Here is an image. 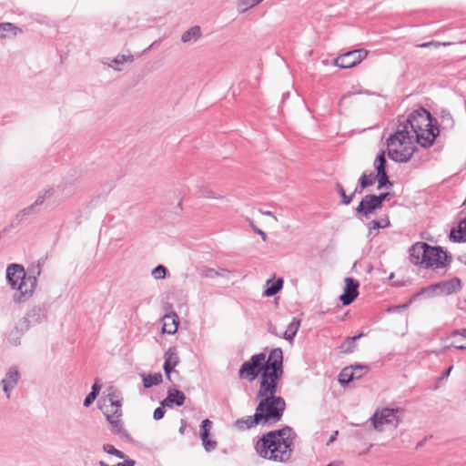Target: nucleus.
<instances>
[{
	"instance_id": "45",
	"label": "nucleus",
	"mask_w": 466,
	"mask_h": 466,
	"mask_svg": "<svg viewBox=\"0 0 466 466\" xmlns=\"http://www.w3.org/2000/svg\"><path fill=\"white\" fill-rule=\"evenodd\" d=\"M166 407H163L162 405L160 407H157L155 410H154V413H153V418L154 420H161L162 418H164L165 416V413H166V410H165Z\"/></svg>"
},
{
	"instance_id": "61",
	"label": "nucleus",
	"mask_w": 466,
	"mask_h": 466,
	"mask_svg": "<svg viewBox=\"0 0 466 466\" xmlns=\"http://www.w3.org/2000/svg\"><path fill=\"white\" fill-rule=\"evenodd\" d=\"M394 277V273H390V278L392 279Z\"/></svg>"
},
{
	"instance_id": "4",
	"label": "nucleus",
	"mask_w": 466,
	"mask_h": 466,
	"mask_svg": "<svg viewBox=\"0 0 466 466\" xmlns=\"http://www.w3.org/2000/svg\"><path fill=\"white\" fill-rule=\"evenodd\" d=\"M41 271L39 261L30 265L26 270L20 264L7 266L5 277L12 289L15 290L13 295L15 303H24L33 296Z\"/></svg>"
},
{
	"instance_id": "2",
	"label": "nucleus",
	"mask_w": 466,
	"mask_h": 466,
	"mask_svg": "<svg viewBox=\"0 0 466 466\" xmlns=\"http://www.w3.org/2000/svg\"><path fill=\"white\" fill-rule=\"evenodd\" d=\"M297 434L289 426L264 433L256 442L255 450L263 459L287 462L294 451V441Z\"/></svg>"
},
{
	"instance_id": "15",
	"label": "nucleus",
	"mask_w": 466,
	"mask_h": 466,
	"mask_svg": "<svg viewBox=\"0 0 466 466\" xmlns=\"http://www.w3.org/2000/svg\"><path fill=\"white\" fill-rule=\"evenodd\" d=\"M345 287L343 293L339 296V299L344 306L351 304L359 295L360 282L353 278L345 279Z\"/></svg>"
},
{
	"instance_id": "59",
	"label": "nucleus",
	"mask_w": 466,
	"mask_h": 466,
	"mask_svg": "<svg viewBox=\"0 0 466 466\" xmlns=\"http://www.w3.org/2000/svg\"><path fill=\"white\" fill-rule=\"evenodd\" d=\"M179 431H180V433H183L184 432V428L180 427Z\"/></svg>"
},
{
	"instance_id": "34",
	"label": "nucleus",
	"mask_w": 466,
	"mask_h": 466,
	"mask_svg": "<svg viewBox=\"0 0 466 466\" xmlns=\"http://www.w3.org/2000/svg\"><path fill=\"white\" fill-rule=\"evenodd\" d=\"M103 451L124 461L130 460L123 451L116 449L112 444H104Z\"/></svg>"
},
{
	"instance_id": "39",
	"label": "nucleus",
	"mask_w": 466,
	"mask_h": 466,
	"mask_svg": "<svg viewBox=\"0 0 466 466\" xmlns=\"http://www.w3.org/2000/svg\"><path fill=\"white\" fill-rule=\"evenodd\" d=\"M199 274L203 278L214 279L218 276H222L218 270L209 268L208 266H202L199 268Z\"/></svg>"
},
{
	"instance_id": "38",
	"label": "nucleus",
	"mask_w": 466,
	"mask_h": 466,
	"mask_svg": "<svg viewBox=\"0 0 466 466\" xmlns=\"http://www.w3.org/2000/svg\"><path fill=\"white\" fill-rule=\"evenodd\" d=\"M108 401L110 402V410H116V408L121 409L122 403L121 399H119L117 391H114L113 393H109L106 396Z\"/></svg>"
},
{
	"instance_id": "29",
	"label": "nucleus",
	"mask_w": 466,
	"mask_h": 466,
	"mask_svg": "<svg viewBox=\"0 0 466 466\" xmlns=\"http://www.w3.org/2000/svg\"><path fill=\"white\" fill-rule=\"evenodd\" d=\"M386 166H387V160L385 157V151L380 150L374 160V168H375L377 174L383 173V172L386 173L387 172Z\"/></svg>"
},
{
	"instance_id": "52",
	"label": "nucleus",
	"mask_w": 466,
	"mask_h": 466,
	"mask_svg": "<svg viewBox=\"0 0 466 466\" xmlns=\"http://www.w3.org/2000/svg\"><path fill=\"white\" fill-rule=\"evenodd\" d=\"M338 433H339V431H334V432L332 433V435L329 437V441H328V443H327L328 445H329V444H330L331 442H333V441L336 440V438H337V436H338Z\"/></svg>"
},
{
	"instance_id": "14",
	"label": "nucleus",
	"mask_w": 466,
	"mask_h": 466,
	"mask_svg": "<svg viewBox=\"0 0 466 466\" xmlns=\"http://www.w3.org/2000/svg\"><path fill=\"white\" fill-rule=\"evenodd\" d=\"M380 208V206L374 198V194H368L361 198L355 211L359 216L369 218L370 215Z\"/></svg>"
},
{
	"instance_id": "58",
	"label": "nucleus",
	"mask_w": 466,
	"mask_h": 466,
	"mask_svg": "<svg viewBox=\"0 0 466 466\" xmlns=\"http://www.w3.org/2000/svg\"><path fill=\"white\" fill-rule=\"evenodd\" d=\"M265 215L267 216H272V212L271 211H266L264 212Z\"/></svg>"
},
{
	"instance_id": "21",
	"label": "nucleus",
	"mask_w": 466,
	"mask_h": 466,
	"mask_svg": "<svg viewBox=\"0 0 466 466\" xmlns=\"http://www.w3.org/2000/svg\"><path fill=\"white\" fill-rule=\"evenodd\" d=\"M259 424L262 425V420L256 411L252 416L242 417L235 421V427L238 431H247Z\"/></svg>"
},
{
	"instance_id": "7",
	"label": "nucleus",
	"mask_w": 466,
	"mask_h": 466,
	"mask_svg": "<svg viewBox=\"0 0 466 466\" xmlns=\"http://www.w3.org/2000/svg\"><path fill=\"white\" fill-rule=\"evenodd\" d=\"M410 140V131L406 127L398 128L387 139L388 157L398 163L409 162L417 149Z\"/></svg>"
},
{
	"instance_id": "44",
	"label": "nucleus",
	"mask_w": 466,
	"mask_h": 466,
	"mask_svg": "<svg viewBox=\"0 0 466 466\" xmlns=\"http://www.w3.org/2000/svg\"><path fill=\"white\" fill-rule=\"evenodd\" d=\"M392 197H393V194L390 192H383L379 195L374 194V198H376V200L379 203V205L380 206V208L383 207V202L385 200H389Z\"/></svg>"
},
{
	"instance_id": "26",
	"label": "nucleus",
	"mask_w": 466,
	"mask_h": 466,
	"mask_svg": "<svg viewBox=\"0 0 466 466\" xmlns=\"http://www.w3.org/2000/svg\"><path fill=\"white\" fill-rule=\"evenodd\" d=\"M201 36V29L198 25L190 27L188 30L183 33L181 41L183 43H189L191 41H197Z\"/></svg>"
},
{
	"instance_id": "31",
	"label": "nucleus",
	"mask_w": 466,
	"mask_h": 466,
	"mask_svg": "<svg viewBox=\"0 0 466 466\" xmlns=\"http://www.w3.org/2000/svg\"><path fill=\"white\" fill-rule=\"evenodd\" d=\"M335 187L338 194L341 197L340 204L345 206L350 205L353 200L354 193L347 195L343 186L339 182L336 183Z\"/></svg>"
},
{
	"instance_id": "54",
	"label": "nucleus",
	"mask_w": 466,
	"mask_h": 466,
	"mask_svg": "<svg viewBox=\"0 0 466 466\" xmlns=\"http://www.w3.org/2000/svg\"><path fill=\"white\" fill-rule=\"evenodd\" d=\"M452 370V366L449 367L442 374L441 379L447 378Z\"/></svg>"
},
{
	"instance_id": "48",
	"label": "nucleus",
	"mask_w": 466,
	"mask_h": 466,
	"mask_svg": "<svg viewBox=\"0 0 466 466\" xmlns=\"http://www.w3.org/2000/svg\"><path fill=\"white\" fill-rule=\"evenodd\" d=\"M199 196L208 198H216L215 194L208 188L203 187L199 190Z\"/></svg>"
},
{
	"instance_id": "13",
	"label": "nucleus",
	"mask_w": 466,
	"mask_h": 466,
	"mask_svg": "<svg viewBox=\"0 0 466 466\" xmlns=\"http://www.w3.org/2000/svg\"><path fill=\"white\" fill-rule=\"evenodd\" d=\"M20 379L21 374L17 366H11L5 372L4 378L0 381V384L7 399H10L11 392L16 387Z\"/></svg>"
},
{
	"instance_id": "16",
	"label": "nucleus",
	"mask_w": 466,
	"mask_h": 466,
	"mask_svg": "<svg viewBox=\"0 0 466 466\" xmlns=\"http://www.w3.org/2000/svg\"><path fill=\"white\" fill-rule=\"evenodd\" d=\"M212 425V421L208 419L203 420L200 424V438L203 447L208 452L214 451L218 446V442L209 438Z\"/></svg>"
},
{
	"instance_id": "43",
	"label": "nucleus",
	"mask_w": 466,
	"mask_h": 466,
	"mask_svg": "<svg viewBox=\"0 0 466 466\" xmlns=\"http://www.w3.org/2000/svg\"><path fill=\"white\" fill-rule=\"evenodd\" d=\"M350 367L352 368V370H353L352 373L354 375H355V373L360 374V378H362L370 370V369L367 365H362V364H355V365H351Z\"/></svg>"
},
{
	"instance_id": "25",
	"label": "nucleus",
	"mask_w": 466,
	"mask_h": 466,
	"mask_svg": "<svg viewBox=\"0 0 466 466\" xmlns=\"http://www.w3.org/2000/svg\"><path fill=\"white\" fill-rule=\"evenodd\" d=\"M300 326V320L293 318L292 321L288 325L286 331L282 335L286 340L291 341L295 338Z\"/></svg>"
},
{
	"instance_id": "36",
	"label": "nucleus",
	"mask_w": 466,
	"mask_h": 466,
	"mask_svg": "<svg viewBox=\"0 0 466 466\" xmlns=\"http://www.w3.org/2000/svg\"><path fill=\"white\" fill-rule=\"evenodd\" d=\"M54 188L53 187H49L47 189H45L44 191L40 192L36 198V199L35 200V202L33 203L34 206L36 208L38 206H41L45 200L50 197H52L54 195Z\"/></svg>"
},
{
	"instance_id": "9",
	"label": "nucleus",
	"mask_w": 466,
	"mask_h": 466,
	"mask_svg": "<svg viewBox=\"0 0 466 466\" xmlns=\"http://www.w3.org/2000/svg\"><path fill=\"white\" fill-rule=\"evenodd\" d=\"M462 284L461 280L458 277H454L449 280L440 281L434 284H431L426 288H422L419 293L416 294V296H419L422 293L428 292V291H435L440 290V295H451L454 293H458L461 290Z\"/></svg>"
},
{
	"instance_id": "53",
	"label": "nucleus",
	"mask_w": 466,
	"mask_h": 466,
	"mask_svg": "<svg viewBox=\"0 0 466 466\" xmlns=\"http://www.w3.org/2000/svg\"><path fill=\"white\" fill-rule=\"evenodd\" d=\"M363 189H364V188H361V187H360V180H359V181H358V186L355 187V189H354V191H353L352 193H354V196H355L356 194H361V193H362V191H363Z\"/></svg>"
},
{
	"instance_id": "10",
	"label": "nucleus",
	"mask_w": 466,
	"mask_h": 466,
	"mask_svg": "<svg viewBox=\"0 0 466 466\" xmlns=\"http://www.w3.org/2000/svg\"><path fill=\"white\" fill-rule=\"evenodd\" d=\"M106 420L111 425V431L118 435L120 438L125 439L127 441L136 443L134 439L130 436L127 431L124 428L121 420L122 410L116 409V410H106L104 412Z\"/></svg>"
},
{
	"instance_id": "11",
	"label": "nucleus",
	"mask_w": 466,
	"mask_h": 466,
	"mask_svg": "<svg viewBox=\"0 0 466 466\" xmlns=\"http://www.w3.org/2000/svg\"><path fill=\"white\" fill-rule=\"evenodd\" d=\"M368 56L366 49L349 51L334 59V65L340 68H351L360 64Z\"/></svg>"
},
{
	"instance_id": "20",
	"label": "nucleus",
	"mask_w": 466,
	"mask_h": 466,
	"mask_svg": "<svg viewBox=\"0 0 466 466\" xmlns=\"http://www.w3.org/2000/svg\"><path fill=\"white\" fill-rule=\"evenodd\" d=\"M450 337L454 338L453 342L443 347L440 350V353H443L447 349L451 347L457 350H466V329H455L451 333Z\"/></svg>"
},
{
	"instance_id": "6",
	"label": "nucleus",
	"mask_w": 466,
	"mask_h": 466,
	"mask_svg": "<svg viewBox=\"0 0 466 466\" xmlns=\"http://www.w3.org/2000/svg\"><path fill=\"white\" fill-rule=\"evenodd\" d=\"M410 260L424 268H442L450 265L452 257L441 246H431L425 242L414 243L410 250Z\"/></svg>"
},
{
	"instance_id": "19",
	"label": "nucleus",
	"mask_w": 466,
	"mask_h": 466,
	"mask_svg": "<svg viewBox=\"0 0 466 466\" xmlns=\"http://www.w3.org/2000/svg\"><path fill=\"white\" fill-rule=\"evenodd\" d=\"M27 330H29L27 324H25L24 320L19 319L8 334L7 339L9 343L14 346L20 345L21 338Z\"/></svg>"
},
{
	"instance_id": "5",
	"label": "nucleus",
	"mask_w": 466,
	"mask_h": 466,
	"mask_svg": "<svg viewBox=\"0 0 466 466\" xmlns=\"http://www.w3.org/2000/svg\"><path fill=\"white\" fill-rule=\"evenodd\" d=\"M437 119L424 107L413 110L403 123H400L399 128H404L409 131L410 127L416 136V141L422 147H431L440 135L437 126Z\"/></svg>"
},
{
	"instance_id": "1",
	"label": "nucleus",
	"mask_w": 466,
	"mask_h": 466,
	"mask_svg": "<svg viewBox=\"0 0 466 466\" xmlns=\"http://www.w3.org/2000/svg\"><path fill=\"white\" fill-rule=\"evenodd\" d=\"M284 373L283 351L280 348L272 349L266 358V353L254 354L240 366L238 377L248 381L255 380L259 375L258 387L262 386L263 380L274 379L280 381Z\"/></svg>"
},
{
	"instance_id": "23",
	"label": "nucleus",
	"mask_w": 466,
	"mask_h": 466,
	"mask_svg": "<svg viewBox=\"0 0 466 466\" xmlns=\"http://www.w3.org/2000/svg\"><path fill=\"white\" fill-rule=\"evenodd\" d=\"M283 283H284V281L281 278H279L276 280L268 279L267 281V288L264 290L263 295L266 297L275 296L282 289Z\"/></svg>"
},
{
	"instance_id": "8",
	"label": "nucleus",
	"mask_w": 466,
	"mask_h": 466,
	"mask_svg": "<svg viewBox=\"0 0 466 466\" xmlns=\"http://www.w3.org/2000/svg\"><path fill=\"white\" fill-rule=\"evenodd\" d=\"M402 412L403 410L401 408H383L381 410H376L370 418L373 428L378 431H382L384 425H390L396 429L402 421L401 418L399 416V414Z\"/></svg>"
},
{
	"instance_id": "60",
	"label": "nucleus",
	"mask_w": 466,
	"mask_h": 466,
	"mask_svg": "<svg viewBox=\"0 0 466 466\" xmlns=\"http://www.w3.org/2000/svg\"><path fill=\"white\" fill-rule=\"evenodd\" d=\"M408 305L407 304H403L401 306H400V308H406Z\"/></svg>"
},
{
	"instance_id": "30",
	"label": "nucleus",
	"mask_w": 466,
	"mask_h": 466,
	"mask_svg": "<svg viewBox=\"0 0 466 466\" xmlns=\"http://www.w3.org/2000/svg\"><path fill=\"white\" fill-rule=\"evenodd\" d=\"M365 336V333L361 332L358 335H355L353 337H348L346 341L341 345L340 349L344 351V352H352L353 350L355 349L356 347V340L360 339L361 337Z\"/></svg>"
},
{
	"instance_id": "49",
	"label": "nucleus",
	"mask_w": 466,
	"mask_h": 466,
	"mask_svg": "<svg viewBox=\"0 0 466 466\" xmlns=\"http://www.w3.org/2000/svg\"><path fill=\"white\" fill-rule=\"evenodd\" d=\"M101 388H102V384H101V381L100 380L96 379L91 388V391L92 393L96 394V396H98L100 390H101Z\"/></svg>"
},
{
	"instance_id": "37",
	"label": "nucleus",
	"mask_w": 466,
	"mask_h": 466,
	"mask_svg": "<svg viewBox=\"0 0 466 466\" xmlns=\"http://www.w3.org/2000/svg\"><path fill=\"white\" fill-rule=\"evenodd\" d=\"M35 207L34 206V204H31L30 206L23 208L22 210H20L16 216H15V218L18 220V223L24 221L25 219H26L30 215H32L33 213L35 212Z\"/></svg>"
},
{
	"instance_id": "17",
	"label": "nucleus",
	"mask_w": 466,
	"mask_h": 466,
	"mask_svg": "<svg viewBox=\"0 0 466 466\" xmlns=\"http://www.w3.org/2000/svg\"><path fill=\"white\" fill-rule=\"evenodd\" d=\"M186 400V395L179 390L169 389L167 397L160 402L163 407L171 408L174 405L181 407Z\"/></svg>"
},
{
	"instance_id": "18",
	"label": "nucleus",
	"mask_w": 466,
	"mask_h": 466,
	"mask_svg": "<svg viewBox=\"0 0 466 466\" xmlns=\"http://www.w3.org/2000/svg\"><path fill=\"white\" fill-rule=\"evenodd\" d=\"M179 363V358L176 347H170L165 353L164 371L168 380L171 379V372Z\"/></svg>"
},
{
	"instance_id": "3",
	"label": "nucleus",
	"mask_w": 466,
	"mask_h": 466,
	"mask_svg": "<svg viewBox=\"0 0 466 466\" xmlns=\"http://www.w3.org/2000/svg\"><path fill=\"white\" fill-rule=\"evenodd\" d=\"M263 380L262 386L258 387L256 393V399L258 404L256 412L262 420V425H269L279 421L286 410V401L281 396H277L279 392V381L270 379Z\"/></svg>"
},
{
	"instance_id": "24",
	"label": "nucleus",
	"mask_w": 466,
	"mask_h": 466,
	"mask_svg": "<svg viewBox=\"0 0 466 466\" xmlns=\"http://www.w3.org/2000/svg\"><path fill=\"white\" fill-rule=\"evenodd\" d=\"M352 371H353L352 368H350V367H345L344 369H342V370L340 371V373L339 375V381L341 385H347L350 382L353 381L354 380L360 379V374L355 373V376H354Z\"/></svg>"
},
{
	"instance_id": "12",
	"label": "nucleus",
	"mask_w": 466,
	"mask_h": 466,
	"mask_svg": "<svg viewBox=\"0 0 466 466\" xmlns=\"http://www.w3.org/2000/svg\"><path fill=\"white\" fill-rule=\"evenodd\" d=\"M20 319L24 320L29 329L45 322L47 319L46 305L43 303L33 306Z\"/></svg>"
},
{
	"instance_id": "55",
	"label": "nucleus",
	"mask_w": 466,
	"mask_h": 466,
	"mask_svg": "<svg viewBox=\"0 0 466 466\" xmlns=\"http://www.w3.org/2000/svg\"><path fill=\"white\" fill-rule=\"evenodd\" d=\"M268 331L275 336L280 337L276 330V327L270 326Z\"/></svg>"
},
{
	"instance_id": "35",
	"label": "nucleus",
	"mask_w": 466,
	"mask_h": 466,
	"mask_svg": "<svg viewBox=\"0 0 466 466\" xmlns=\"http://www.w3.org/2000/svg\"><path fill=\"white\" fill-rule=\"evenodd\" d=\"M378 189L387 188L393 186V183L390 180L388 173L377 174Z\"/></svg>"
},
{
	"instance_id": "50",
	"label": "nucleus",
	"mask_w": 466,
	"mask_h": 466,
	"mask_svg": "<svg viewBox=\"0 0 466 466\" xmlns=\"http://www.w3.org/2000/svg\"><path fill=\"white\" fill-rule=\"evenodd\" d=\"M441 118H442V122H447L448 124H450L451 126H452L453 124V119H452V116L450 114V112L446 111V110H443L441 112Z\"/></svg>"
},
{
	"instance_id": "56",
	"label": "nucleus",
	"mask_w": 466,
	"mask_h": 466,
	"mask_svg": "<svg viewBox=\"0 0 466 466\" xmlns=\"http://www.w3.org/2000/svg\"><path fill=\"white\" fill-rule=\"evenodd\" d=\"M327 466H341V462L332 461V462L329 463Z\"/></svg>"
},
{
	"instance_id": "41",
	"label": "nucleus",
	"mask_w": 466,
	"mask_h": 466,
	"mask_svg": "<svg viewBox=\"0 0 466 466\" xmlns=\"http://www.w3.org/2000/svg\"><path fill=\"white\" fill-rule=\"evenodd\" d=\"M176 318H177V315L174 314V317H172V327H170L169 329H167V323H164V326H163V332H166L167 334H174L175 332H177V323L176 322ZM171 319L170 316L168 315H166L165 316V319Z\"/></svg>"
},
{
	"instance_id": "27",
	"label": "nucleus",
	"mask_w": 466,
	"mask_h": 466,
	"mask_svg": "<svg viewBox=\"0 0 466 466\" xmlns=\"http://www.w3.org/2000/svg\"><path fill=\"white\" fill-rule=\"evenodd\" d=\"M142 380L144 387L148 389L160 384L163 380V378L160 372H157L149 375H142Z\"/></svg>"
},
{
	"instance_id": "47",
	"label": "nucleus",
	"mask_w": 466,
	"mask_h": 466,
	"mask_svg": "<svg viewBox=\"0 0 466 466\" xmlns=\"http://www.w3.org/2000/svg\"><path fill=\"white\" fill-rule=\"evenodd\" d=\"M97 398V396L92 392H89L85 400H84V402H83V405L84 407H89L90 405L93 404V402L95 401V400Z\"/></svg>"
},
{
	"instance_id": "33",
	"label": "nucleus",
	"mask_w": 466,
	"mask_h": 466,
	"mask_svg": "<svg viewBox=\"0 0 466 466\" xmlns=\"http://www.w3.org/2000/svg\"><path fill=\"white\" fill-rule=\"evenodd\" d=\"M360 180V187L361 188H367L370 186H372L376 180H377V174L374 175L372 172L367 174L363 173L361 177L359 178Z\"/></svg>"
},
{
	"instance_id": "62",
	"label": "nucleus",
	"mask_w": 466,
	"mask_h": 466,
	"mask_svg": "<svg viewBox=\"0 0 466 466\" xmlns=\"http://www.w3.org/2000/svg\"><path fill=\"white\" fill-rule=\"evenodd\" d=\"M463 263L466 265V260Z\"/></svg>"
},
{
	"instance_id": "46",
	"label": "nucleus",
	"mask_w": 466,
	"mask_h": 466,
	"mask_svg": "<svg viewBox=\"0 0 466 466\" xmlns=\"http://www.w3.org/2000/svg\"><path fill=\"white\" fill-rule=\"evenodd\" d=\"M263 0H241L242 4L245 5V7L241 10V12H244L248 10V8H251L257 5H258Z\"/></svg>"
},
{
	"instance_id": "42",
	"label": "nucleus",
	"mask_w": 466,
	"mask_h": 466,
	"mask_svg": "<svg viewBox=\"0 0 466 466\" xmlns=\"http://www.w3.org/2000/svg\"><path fill=\"white\" fill-rule=\"evenodd\" d=\"M17 28L11 23H0V38H5L8 32L16 30Z\"/></svg>"
},
{
	"instance_id": "32",
	"label": "nucleus",
	"mask_w": 466,
	"mask_h": 466,
	"mask_svg": "<svg viewBox=\"0 0 466 466\" xmlns=\"http://www.w3.org/2000/svg\"><path fill=\"white\" fill-rule=\"evenodd\" d=\"M134 56L133 55H118L116 57H115L111 64L109 65L110 67H112L115 70H120L118 66H121L125 64L126 62H133Z\"/></svg>"
},
{
	"instance_id": "57",
	"label": "nucleus",
	"mask_w": 466,
	"mask_h": 466,
	"mask_svg": "<svg viewBox=\"0 0 466 466\" xmlns=\"http://www.w3.org/2000/svg\"><path fill=\"white\" fill-rule=\"evenodd\" d=\"M430 45H431V43H423V44H421L420 46V47H427V46H429Z\"/></svg>"
},
{
	"instance_id": "40",
	"label": "nucleus",
	"mask_w": 466,
	"mask_h": 466,
	"mask_svg": "<svg viewBox=\"0 0 466 466\" xmlns=\"http://www.w3.org/2000/svg\"><path fill=\"white\" fill-rule=\"evenodd\" d=\"M167 269L163 265H157L151 272L155 279H164L166 278Z\"/></svg>"
},
{
	"instance_id": "51",
	"label": "nucleus",
	"mask_w": 466,
	"mask_h": 466,
	"mask_svg": "<svg viewBox=\"0 0 466 466\" xmlns=\"http://www.w3.org/2000/svg\"><path fill=\"white\" fill-rule=\"evenodd\" d=\"M252 228H253V230H254L257 234H258L264 241H266V239H267V234H266L263 230H261L260 228H257V227H255V226H252Z\"/></svg>"
},
{
	"instance_id": "28",
	"label": "nucleus",
	"mask_w": 466,
	"mask_h": 466,
	"mask_svg": "<svg viewBox=\"0 0 466 466\" xmlns=\"http://www.w3.org/2000/svg\"><path fill=\"white\" fill-rule=\"evenodd\" d=\"M390 226V221L388 216L381 218L380 219L371 220L368 223L369 234L371 235L373 230H378L380 228H385Z\"/></svg>"
},
{
	"instance_id": "22",
	"label": "nucleus",
	"mask_w": 466,
	"mask_h": 466,
	"mask_svg": "<svg viewBox=\"0 0 466 466\" xmlns=\"http://www.w3.org/2000/svg\"><path fill=\"white\" fill-rule=\"evenodd\" d=\"M449 239L453 243L466 242V218L460 220L458 227L451 229Z\"/></svg>"
}]
</instances>
